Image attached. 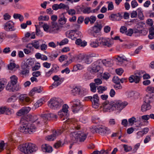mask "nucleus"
<instances>
[{
	"instance_id": "1",
	"label": "nucleus",
	"mask_w": 154,
	"mask_h": 154,
	"mask_svg": "<svg viewBox=\"0 0 154 154\" xmlns=\"http://www.w3.org/2000/svg\"><path fill=\"white\" fill-rule=\"evenodd\" d=\"M55 116L54 114L51 113H44L41 116L33 115L31 116V121L33 122L32 124H34V123H37L38 124H42Z\"/></svg>"
},
{
	"instance_id": "2",
	"label": "nucleus",
	"mask_w": 154,
	"mask_h": 154,
	"mask_svg": "<svg viewBox=\"0 0 154 154\" xmlns=\"http://www.w3.org/2000/svg\"><path fill=\"white\" fill-rule=\"evenodd\" d=\"M18 149L21 152L25 154H31L38 149L36 145L31 143H27L20 145Z\"/></svg>"
},
{
	"instance_id": "3",
	"label": "nucleus",
	"mask_w": 154,
	"mask_h": 154,
	"mask_svg": "<svg viewBox=\"0 0 154 154\" xmlns=\"http://www.w3.org/2000/svg\"><path fill=\"white\" fill-rule=\"evenodd\" d=\"M23 123L19 128V131L21 133L24 134H31L36 131V128L35 124H30L27 121L23 122Z\"/></svg>"
},
{
	"instance_id": "4",
	"label": "nucleus",
	"mask_w": 154,
	"mask_h": 154,
	"mask_svg": "<svg viewBox=\"0 0 154 154\" xmlns=\"http://www.w3.org/2000/svg\"><path fill=\"white\" fill-rule=\"evenodd\" d=\"M88 133L82 131H79L71 132L70 136L72 140L76 142H83L86 139Z\"/></svg>"
},
{
	"instance_id": "5",
	"label": "nucleus",
	"mask_w": 154,
	"mask_h": 154,
	"mask_svg": "<svg viewBox=\"0 0 154 154\" xmlns=\"http://www.w3.org/2000/svg\"><path fill=\"white\" fill-rule=\"evenodd\" d=\"M63 103V100L60 98H52L48 102V106L54 109L60 108Z\"/></svg>"
},
{
	"instance_id": "6",
	"label": "nucleus",
	"mask_w": 154,
	"mask_h": 154,
	"mask_svg": "<svg viewBox=\"0 0 154 154\" xmlns=\"http://www.w3.org/2000/svg\"><path fill=\"white\" fill-rule=\"evenodd\" d=\"M143 100V104L141 106V109L143 112L149 110L151 108L150 103L153 101V97L148 95H146L144 97Z\"/></svg>"
},
{
	"instance_id": "7",
	"label": "nucleus",
	"mask_w": 154,
	"mask_h": 154,
	"mask_svg": "<svg viewBox=\"0 0 154 154\" xmlns=\"http://www.w3.org/2000/svg\"><path fill=\"white\" fill-rule=\"evenodd\" d=\"M142 77V72L140 71H137L134 74L131 75L128 79L130 83L134 82L136 83L139 82Z\"/></svg>"
},
{
	"instance_id": "8",
	"label": "nucleus",
	"mask_w": 154,
	"mask_h": 154,
	"mask_svg": "<svg viewBox=\"0 0 154 154\" xmlns=\"http://www.w3.org/2000/svg\"><path fill=\"white\" fill-rule=\"evenodd\" d=\"M68 106L66 104L63 105L62 110L58 112V115L61 117V120H64L65 119H67L69 114L68 113Z\"/></svg>"
},
{
	"instance_id": "9",
	"label": "nucleus",
	"mask_w": 154,
	"mask_h": 154,
	"mask_svg": "<svg viewBox=\"0 0 154 154\" xmlns=\"http://www.w3.org/2000/svg\"><path fill=\"white\" fill-rule=\"evenodd\" d=\"M98 40L100 46L110 47L113 45L112 41L107 38H101L98 39Z\"/></svg>"
},
{
	"instance_id": "10",
	"label": "nucleus",
	"mask_w": 154,
	"mask_h": 154,
	"mask_svg": "<svg viewBox=\"0 0 154 154\" xmlns=\"http://www.w3.org/2000/svg\"><path fill=\"white\" fill-rule=\"evenodd\" d=\"M113 104L115 109L121 111L128 105V103L126 102H122L120 100H115L113 101Z\"/></svg>"
},
{
	"instance_id": "11",
	"label": "nucleus",
	"mask_w": 154,
	"mask_h": 154,
	"mask_svg": "<svg viewBox=\"0 0 154 154\" xmlns=\"http://www.w3.org/2000/svg\"><path fill=\"white\" fill-rule=\"evenodd\" d=\"M70 103L72 105L73 112H77L81 107L80 101L78 99H74Z\"/></svg>"
},
{
	"instance_id": "12",
	"label": "nucleus",
	"mask_w": 154,
	"mask_h": 154,
	"mask_svg": "<svg viewBox=\"0 0 154 154\" xmlns=\"http://www.w3.org/2000/svg\"><path fill=\"white\" fill-rule=\"evenodd\" d=\"M64 130V128L62 130H57L53 133L52 134L47 136L45 137V139L49 141H53L56 138L57 136L60 135Z\"/></svg>"
},
{
	"instance_id": "13",
	"label": "nucleus",
	"mask_w": 154,
	"mask_h": 154,
	"mask_svg": "<svg viewBox=\"0 0 154 154\" xmlns=\"http://www.w3.org/2000/svg\"><path fill=\"white\" fill-rule=\"evenodd\" d=\"M97 130L98 133L102 135L108 134L111 132V131L109 128L102 125L98 126Z\"/></svg>"
},
{
	"instance_id": "14",
	"label": "nucleus",
	"mask_w": 154,
	"mask_h": 154,
	"mask_svg": "<svg viewBox=\"0 0 154 154\" xmlns=\"http://www.w3.org/2000/svg\"><path fill=\"white\" fill-rule=\"evenodd\" d=\"M113 101L109 102L108 100L106 101L103 103L102 104L104 109H106V111L114 110L115 109V108L114 106Z\"/></svg>"
},
{
	"instance_id": "15",
	"label": "nucleus",
	"mask_w": 154,
	"mask_h": 154,
	"mask_svg": "<svg viewBox=\"0 0 154 154\" xmlns=\"http://www.w3.org/2000/svg\"><path fill=\"white\" fill-rule=\"evenodd\" d=\"M60 75H55L52 78V79L54 81V82L52 85V87L55 88L60 85L64 81V79L63 78H60Z\"/></svg>"
},
{
	"instance_id": "16",
	"label": "nucleus",
	"mask_w": 154,
	"mask_h": 154,
	"mask_svg": "<svg viewBox=\"0 0 154 154\" xmlns=\"http://www.w3.org/2000/svg\"><path fill=\"white\" fill-rule=\"evenodd\" d=\"M4 28L6 31H14L15 29L14 28V23L11 21L7 22L5 24Z\"/></svg>"
},
{
	"instance_id": "17",
	"label": "nucleus",
	"mask_w": 154,
	"mask_h": 154,
	"mask_svg": "<svg viewBox=\"0 0 154 154\" xmlns=\"http://www.w3.org/2000/svg\"><path fill=\"white\" fill-rule=\"evenodd\" d=\"M92 102V107L95 109L99 107L100 103L99 97L97 94H95L93 95Z\"/></svg>"
},
{
	"instance_id": "18",
	"label": "nucleus",
	"mask_w": 154,
	"mask_h": 154,
	"mask_svg": "<svg viewBox=\"0 0 154 154\" xmlns=\"http://www.w3.org/2000/svg\"><path fill=\"white\" fill-rule=\"evenodd\" d=\"M60 29V26L56 23L53 22L50 26L49 33H57Z\"/></svg>"
},
{
	"instance_id": "19",
	"label": "nucleus",
	"mask_w": 154,
	"mask_h": 154,
	"mask_svg": "<svg viewBox=\"0 0 154 154\" xmlns=\"http://www.w3.org/2000/svg\"><path fill=\"white\" fill-rule=\"evenodd\" d=\"M20 101L24 104L25 102L30 103L32 101V100L27 96L26 95L22 94L20 95L19 97Z\"/></svg>"
},
{
	"instance_id": "20",
	"label": "nucleus",
	"mask_w": 154,
	"mask_h": 154,
	"mask_svg": "<svg viewBox=\"0 0 154 154\" xmlns=\"http://www.w3.org/2000/svg\"><path fill=\"white\" fill-rule=\"evenodd\" d=\"M31 110L29 107H25L22 108L17 112V115L18 116H21L23 115L27 114Z\"/></svg>"
},
{
	"instance_id": "21",
	"label": "nucleus",
	"mask_w": 154,
	"mask_h": 154,
	"mask_svg": "<svg viewBox=\"0 0 154 154\" xmlns=\"http://www.w3.org/2000/svg\"><path fill=\"white\" fill-rule=\"evenodd\" d=\"M72 94L74 96L79 95L80 96H82L85 95L83 91L77 87L72 89Z\"/></svg>"
},
{
	"instance_id": "22",
	"label": "nucleus",
	"mask_w": 154,
	"mask_h": 154,
	"mask_svg": "<svg viewBox=\"0 0 154 154\" xmlns=\"http://www.w3.org/2000/svg\"><path fill=\"white\" fill-rule=\"evenodd\" d=\"M34 65V60L32 59H28L26 62L23 64V68L25 69L26 67L30 69L32 68Z\"/></svg>"
},
{
	"instance_id": "23",
	"label": "nucleus",
	"mask_w": 154,
	"mask_h": 154,
	"mask_svg": "<svg viewBox=\"0 0 154 154\" xmlns=\"http://www.w3.org/2000/svg\"><path fill=\"white\" fill-rule=\"evenodd\" d=\"M15 85L9 82L6 87V89L10 91H17L20 88V87L19 86H18V88L17 87H15Z\"/></svg>"
},
{
	"instance_id": "24",
	"label": "nucleus",
	"mask_w": 154,
	"mask_h": 154,
	"mask_svg": "<svg viewBox=\"0 0 154 154\" xmlns=\"http://www.w3.org/2000/svg\"><path fill=\"white\" fill-rule=\"evenodd\" d=\"M101 67L98 65L97 63H93L92 64L91 71L94 73L100 71L101 74L102 73Z\"/></svg>"
},
{
	"instance_id": "25",
	"label": "nucleus",
	"mask_w": 154,
	"mask_h": 154,
	"mask_svg": "<svg viewBox=\"0 0 154 154\" xmlns=\"http://www.w3.org/2000/svg\"><path fill=\"white\" fill-rule=\"evenodd\" d=\"M96 20V17L95 16H91L90 17H86L84 20L85 23L88 24L89 22L91 24H93Z\"/></svg>"
},
{
	"instance_id": "26",
	"label": "nucleus",
	"mask_w": 154,
	"mask_h": 154,
	"mask_svg": "<svg viewBox=\"0 0 154 154\" xmlns=\"http://www.w3.org/2000/svg\"><path fill=\"white\" fill-rule=\"evenodd\" d=\"M41 148L42 151L45 152L50 153L53 151L52 147L48 144H43Z\"/></svg>"
},
{
	"instance_id": "27",
	"label": "nucleus",
	"mask_w": 154,
	"mask_h": 154,
	"mask_svg": "<svg viewBox=\"0 0 154 154\" xmlns=\"http://www.w3.org/2000/svg\"><path fill=\"white\" fill-rule=\"evenodd\" d=\"M25 47L26 48L24 49L23 51L26 54H28L31 53L34 51V48L32 47V46L30 43L26 45Z\"/></svg>"
},
{
	"instance_id": "28",
	"label": "nucleus",
	"mask_w": 154,
	"mask_h": 154,
	"mask_svg": "<svg viewBox=\"0 0 154 154\" xmlns=\"http://www.w3.org/2000/svg\"><path fill=\"white\" fill-rule=\"evenodd\" d=\"M122 16L120 13L117 14H112L110 16L111 20L114 21H119L122 18Z\"/></svg>"
},
{
	"instance_id": "29",
	"label": "nucleus",
	"mask_w": 154,
	"mask_h": 154,
	"mask_svg": "<svg viewBox=\"0 0 154 154\" xmlns=\"http://www.w3.org/2000/svg\"><path fill=\"white\" fill-rule=\"evenodd\" d=\"M84 68L85 66L84 65L78 63L73 66V69L72 70V72H76L79 70H82Z\"/></svg>"
},
{
	"instance_id": "30",
	"label": "nucleus",
	"mask_w": 154,
	"mask_h": 154,
	"mask_svg": "<svg viewBox=\"0 0 154 154\" xmlns=\"http://www.w3.org/2000/svg\"><path fill=\"white\" fill-rule=\"evenodd\" d=\"M58 22L60 24H64L66 22L67 19L65 18L63 13L60 14Z\"/></svg>"
},
{
	"instance_id": "31",
	"label": "nucleus",
	"mask_w": 154,
	"mask_h": 154,
	"mask_svg": "<svg viewBox=\"0 0 154 154\" xmlns=\"http://www.w3.org/2000/svg\"><path fill=\"white\" fill-rule=\"evenodd\" d=\"M75 43L80 47H84L87 45V42L85 41H82L81 39L79 38L76 40Z\"/></svg>"
},
{
	"instance_id": "32",
	"label": "nucleus",
	"mask_w": 154,
	"mask_h": 154,
	"mask_svg": "<svg viewBox=\"0 0 154 154\" xmlns=\"http://www.w3.org/2000/svg\"><path fill=\"white\" fill-rule=\"evenodd\" d=\"M92 56L90 55L85 54L83 62L87 64H89L92 62Z\"/></svg>"
},
{
	"instance_id": "33",
	"label": "nucleus",
	"mask_w": 154,
	"mask_h": 154,
	"mask_svg": "<svg viewBox=\"0 0 154 154\" xmlns=\"http://www.w3.org/2000/svg\"><path fill=\"white\" fill-rule=\"evenodd\" d=\"M32 47L36 49H38L40 47L39 42L37 40H34L31 43H30Z\"/></svg>"
},
{
	"instance_id": "34",
	"label": "nucleus",
	"mask_w": 154,
	"mask_h": 154,
	"mask_svg": "<svg viewBox=\"0 0 154 154\" xmlns=\"http://www.w3.org/2000/svg\"><path fill=\"white\" fill-rule=\"evenodd\" d=\"M149 34L148 35L150 39H152L154 38V29L153 27H151L149 30Z\"/></svg>"
},
{
	"instance_id": "35",
	"label": "nucleus",
	"mask_w": 154,
	"mask_h": 154,
	"mask_svg": "<svg viewBox=\"0 0 154 154\" xmlns=\"http://www.w3.org/2000/svg\"><path fill=\"white\" fill-rule=\"evenodd\" d=\"M98 41V39H97L95 41H91L90 43V45L93 48H97L100 46Z\"/></svg>"
},
{
	"instance_id": "36",
	"label": "nucleus",
	"mask_w": 154,
	"mask_h": 154,
	"mask_svg": "<svg viewBox=\"0 0 154 154\" xmlns=\"http://www.w3.org/2000/svg\"><path fill=\"white\" fill-rule=\"evenodd\" d=\"M17 78L16 76L13 75L10 77L11 80L9 82L16 85L17 82Z\"/></svg>"
},
{
	"instance_id": "37",
	"label": "nucleus",
	"mask_w": 154,
	"mask_h": 154,
	"mask_svg": "<svg viewBox=\"0 0 154 154\" xmlns=\"http://www.w3.org/2000/svg\"><path fill=\"white\" fill-rule=\"evenodd\" d=\"M80 10L84 14H89L91 13V10L90 7L84 8L81 7L80 8Z\"/></svg>"
},
{
	"instance_id": "38",
	"label": "nucleus",
	"mask_w": 154,
	"mask_h": 154,
	"mask_svg": "<svg viewBox=\"0 0 154 154\" xmlns=\"http://www.w3.org/2000/svg\"><path fill=\"white\" fill-rule=\"evenodd\" d=\"M102 28L100 24H98L94 26L93 28V31L96 33L100 31Z\"/></svg>"
},
{
	"instance_id": "39",
	"label": "nucleus",
	"mask_w": 154,
	"mask_h": 154,
	"mask_svg": "<svg viewBox=\"0 0 154 154\" xmlns=\"http://www.w3.org/2000/svg\"><path fill=\"white\" fill-rule=\"evenodd\" d=\"M116 59L119 62H121V63H123L125 61H127V58L124 55H122L121 57L118 55L116 57Z\"/></svg>"
},
{
	"instance_id": "40",
	"label": "nucleus",
	"mask_w": 154,
	"mask_h": 154,
	"mask_svg": "<svg viewBox=\"0 0 154 154\" xmlns=\"http://www.w3.org/2000/svg\"><path fill=\"white\" fill-rule=\"evenodd\" d=\"M44 102V100L42 99L38 100L34 105L35 108H36L41 106L43 104Z\"/></svg>"
},
{
	"instance_id": "41",
	"label": "nucleus",
	"mask_w": 154,
	"mask_h": 154,
	"mask_svg": "<svg viewBox=\"0 0 154 154\" xmlns=\"http://www.w3.org/2000/svg\"><path fill=\"white\" fill-rule=\"evenodd\" d=\"M13 17L15 19H19L21 21H23V16L20 14H14L13 15Z\"/></svg>"
},
{
	"instance_id": "42",
	"label": "nucleus",
	"mask_w": 154,
	"mask_h": 154,
	"mask_svg": "<svg viewBox=\"0 0 154 154\" xmlns=\"http://www.w3.org/2000/svg\"><path fill=\"white\" fill-rule=\"evenodd\" d=\"M74 34L73 35V36H71L70 37L72 39H74L75 38H76L77 37H79L81 35V33L80 32L74 30Z\"/></svg>"
},
{
	"instance_id": "43",
	"label": "nucleus",
	"mask_w": 154,
	"mask_h": 154,
	"mask_svg": "<svg viewBox=\"0 0 154 154\" xmlns=\"http://www.w3.org/2000/svg\"><path fill=\"white\" fill-rule=\"evenodd\" d=\"M51 69L53 73H56L59 71V68L57 65L53 64Z\"/></svg>"
},
{
	"instance_id": "44",
	"label": "nucleus",
	"mask_w": 154,
	"mask_h": 154,
	"mask_svg": "<svg viewBox=\"0 0 154 154\" xmlns=\"http://www.w3.org/2000/svg\"><path fill=\"white\" fill-rule=\"evenodd\" d=\"M21 68L22 70L20 72L21 74L26 75L29 73V68L27 67H25V69L23 68V64L21 66Z\"/></svg>"
},
{
	"instance_id": "45",
	"label": "nucleus",
	"mask_w": 154,
	"mask_h": 154,
	"mask_svg": "<svg viewBox=\"0 0 154 154\" xmlns=\"http://www.w3.org/2000/svg\"><path fill=\"white\" fill-rule=\"evenodd\" d=\"M146 91L149 93H154V87L151 85H149L146 88Z\"/></svg>"
},
{
	"instance_id": "46",
	"label": "nucleus",
	"mask_w": 154,
	"mask_h": 154,
	"mask_svg": "<svg viewBox=\"0 0 154 154\" xmlns=\"http://www.w3.org/2000/svg\"><path fill=\"white\" fill-rule=\"evenodd\" d=\"M106 89L107 88L106 87L101 86H100L97 88L98 92L99 94L103 93V92L106 90Z\"/></svg>"
},
{
	"instance_id": "47",
	"label": "nucleus",
	"mask_w": 154,
	"mask_h": 154,
	"mask_svg": "<svg viewBox=\"0 0 154 154\" xmlns=\"http://www.w3.org/2000/svg\"><path fill=\"white\" fill-rule=\"evenodd\" d=\"M90 86L91 91L94 93L96 92L97 86L94 82L91 83L90 84Z\"/></svg>"
},
{
	"instance_id": "48",
	"label": "nucleus",
	"mask_w": 154,
	"mask_h": 154,
	"mask_svg": "<svg viewBox=\"0 0 154 154\" xmlns=\"http://www.w3.org/2000/svg\"><path fill=\"white\" fill-rule=\"evenodd\" d=\"M91 120L93 123L96 124L99 123L100 121L99 118H97L95 116H92Z\"/></svg>"
},
{
	"instance_id": "49",
	"label": "nucleus",
	"mask_w": 154,
	"mask_h": 154,
	"mask_svg": "<svg viewBox=\"0 0 154 154\" xmlns=\"http://www.w3.org/2000/svg\"><path fill=\"white\" fill-rule=\"evenodd\" d=\"M59 9H66V10L69 9V7L67 5H66L63 3H60L59 4Z\"/></svg>"
},
{
	"instance_id": "50",
	"label": "nucleus",
	"mask_w": 154,
	"mask_h": 154,
	"mask_svg": "<svg viewBox=\"0 0 154 154\" xmlns=\"http://www.w3.org/2000/svg\"><path fill=\"white\" fill-rule=\"evenodd\" d=\"M85 54H80L77 56V58L79 62L83 61Z\"/></svg>"
},
{
	"instance_id": "51",
	"label": "nucleus",
	"mask_w": 154,
	"mask_h": 154,
	"mask_svg": "<svg viewBox=\"0 0 154 154\" xmlns=\"http://www.w3.org/2000/svg\"><path fill=\"white\" fill-rule=\"evenodd\" d=\"M102 63L104 65L106 66H109L111 65L110 61L106 59L102 60Z\"/></svg>"
},
{
	"instance_id": "52",
	"label": "nucleus",
	"mask_w": 154,
	"mask_h": 154,
	"mask_svg": "<svg viewBox=\"0 0 154 154\" xmlns=\"http://www.w3.org/2000/svg\"><path fill=\"white\" fill-rule=\"evenodd\" d=\"M38 19L39 21H48L49 19V17L48 16H43L41 15L38 17Z\"/></svg>"
},
{
	"instance_id": "53",
	"label": "nucleus",
	"mask_w": 154,
	"mask_h": 154,
	"mask_svg": "<svg viewBox=\"0 0 154 154\" xmlns=\"http://www.w3.org/2000/svg\"><path fill=\"white\" fill-rule=\"evenodd\" d=\"M36 28V33L37 35L42 36V33L38 27L36 25H35Z\"/></svg>"
},
{
	"instance_id": "54",
	"label": "nucleus",
	"mask_w": 154,
	"mask_h": 154,
	"mask_svg": "<svg viewBox=\"0 0 154 154\" xmlns=\"http://www.w3.org/2000/svg\"><path fill=\"white\" fill-rule=\"evenodd\" d=\"M15 67H16V68H18L19 67L18 65L16 66V64L14 63H10L8 65V68L9 69L11 70H13Z\"/></svg>"
},
{
	"instance_id": "55",
	"label": "nucleus",
	"mask_w": 154,
	"mask_h": 154,
	"mask_svg": "<svg viewBox=\"0 0 154 154\" xmlns=\"http://www.w3.org/2000/svg\"><path fill=\"white\" fill-rule=\"evenodd\" d=\"M128 121L130 124L132 125L134 122H136L137 121L136 120V119L135 117H133L129 119L128 120Z\"/></svg>"
},
{
	"instance_id": "56",
	"label": "nucleus",
	"mask_w": 154,
	"mask_h": 154,
	"mask_svg": "<svg viewBox=\"0 0 154 154\" xmlns=\"http://www.w3.org/2000/svg\"><path fill=\"white\" fill-rule=\"evenodd\" d=\"M123 147L124 148V150L126 152H129L132 149V148L131 146H128L127 145L124 144Z\"/></svg>"
},
{
	"instance_id": "57",
	"label": "nucleus",
	"mask_w": 154,
	"mask_h": 154,
	"mask_svg": "<svg viewBox=\"0 0 154 154\" xmlns=\"http://www.w3.org/2000/svg\"><path fill=\"white\" fill-rule=\"evenodd\" d=\"M42 27L45 31L49 32L50 26H49L47 24H44Z\"/></svg>"
},
{
	"instance_id": "58",
	"label": "nucleus",
	"mask_w": 154,
	"mask_h": 154,
	"mask_svg": "<svg viewBox=\"0 0 154 154\" xmlns=\"http://www.w3.org/2000/svg\"><path fill=\"white\" fill-rule=\"evenodd\" d=\"M41 67L40 64L39 63H36L34 66L32 67V70L33 71H35Z\"/></svg>"
},
{
	"instance_id": "59",
	"label": "nucleus",
	"mask_w": 154,
	"mask_h": 154,
	"mask_svg": "<svg viewBox=\"0 0 154 154\" xmlns=\"http://www.w3.org/2000/svg\"><path fill=\"white\" fill-rule=\"evenodd\" d=\"M33 88L36 93H40L43 91V88L41 86L34 87Z\"/></svg>"
},
{
	"instance_id": "60",
	"label": "nucleus",
	"mask_w": 154,
	"mask_h": 154,
	"mask_svg": "<svg viewBox=\"0 0 154 154\" xmlns=\"http://www.w3.org/2000/svg\"><path fill=\"white\" fill-rule=\"evenodd\" d=\"M9 110V109L6 106L1 107L0 109V113L3 114L5 111H8Z\"/></svg>"
},
{
	"instance_id": "61",
	"label": "nucleus",
	"mask_w": 154,
	"mask_h": 154,
	"mask_svg": "<svg viewBox=\"0 0 154 154\" xmlns=\"http://www.w3.org/2000/svg\"><path fill=\"white\" fill-rule=\"evenodd\" d=\"M69 42L68 39L67 38H65L62 40L60 43V45H64L67 44Z\"/></svg>"
},
{
	"instance_id": "62",
	"label": "nucleus",
	"mask_w": 154,
	"mask_h": 154,
	"mask_svg": "<svg viewBox=\"0 0 154 154\" xmlns=\"http://www.w3.org/2000/svg\"><path fill=\"white\" fill-rule=\"evenodd\" d=\"M94 84L96 85H100L102 83L101 80L99 78L95 79H94Z\"/></svg>"
},
{
	"instance_id": "63",
	"label": "nucleus",
	"mask_w": 154,
	"mask_h": 154,
	"mask_svg": "<svg viewBox=\"0 0 154 154\" xmlns=\"http://www.w3.org/2000/svg\"><path fill=\"white\" fill-rule=\"evenodd\" d=\"M133 33V29H129L128 30H127L125 34L127 35L131 36Z\"/></svg>"
},
{
	"instance_id": "64",
	"label": "nucleus",
	"mask_w": 154,
	"mask_h": 154,
	"mask_svg": "<svg viewBox=\"0 0 154 154\" xmlns=\"http://www.w3.org/2000/svg\"><path fill=\"white\" fill-rule=\"evenodd\" d=\"M113 81L115 84L120 83V79L117 76H115L113 78Z\"/></svg>"
}]
</instances>
